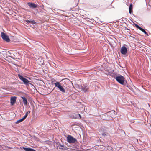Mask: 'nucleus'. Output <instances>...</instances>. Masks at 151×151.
<instances>
[{"label": "nucleus", "mask_w": 151, "mask_h": 151, "mask_svg": "<svg viewBox=\"0 0 151 151\" xmlns=\"http://www.w3.org/2000/svg\"><path fill=\"white\" fill-rule=\"evenodd\" d=\"M115 79L119 83L122 85H124L126 83L125 78L121 75L116 76Z\"/></svg>", "instance_id": "1"}, {"label": "nucleus", "mask_w": 151, "mask_h": 151, "mask_svg": "<svg viewBox=\"0 0 151 151\" xmlns=\"http://www.w3.org/2000/svg\"><path fill=\"white\" fill-rule=\"evenodd\" d=\"M76 87H78L79 89L81 90L84 92H86L88 91V88L86 85H83L80 86H79L77 84L76 85Z\"/></svg>", "instance_id": "2"}, {"label": "nucleus", "mask_w": 151, "mask_h": 151, "mask_svg": "<svg viewBox=\"0 0 151 151\" xmlns=\"http://www.w3.org/2000/svg\"><path fill=\"white\" fill-rule=\"evenodd\" d=\"M54 84L55 86L58 88L61 92L63 93H65V89L59 82H56L54 83Z\"/></svg>", "instance_id": "3"}, {"label": "nucleus", "mask_w": 151, "mask_h": 151, "mask_svg": "<svg viewBox=\"0 0 151 151\" xmlns=\"http://www.w3.org/2000/svg\"><path fill=\"white\" fill-rule=\"evenodd\" d=\"M67 139L68 142L70 143H74L77 141L76 138H73L70 135H68V136Z\"/></svg>", "instance_id": "4"}, {"label": "nucleus", "mask_w": 151, "mask_h": 151, "mask_svg": "<svg viewBox=\"0 0 151 151\" xmlns=\"http://www.w3.org/2000/svg\"><path fill=\"white\" fill-rule=\"evenodd\" d=\"M18 76L20 79L23 82L24 84L26 85H28L30 84L29 81L27 79L23 77L20 74H18Z\"/></svg>", "instance_id": "5"}, {"label": "nucleus", "mask_w": 151, "mask_h": 151, "mask_svg": "<svg viewBox=\"0 0 151 151\" xmlns=\"http://www.w3.org/2000/svg\"><path fill=\"white\" fill-rule=\"evenodd\" d=\"M1 36L2 38L4 40L7 42H9L10 41V40L9 37L6 34L3 32H1Z\"/></svg>", "instance_id": "6"}, {"label": "nucleus", "mask_w": 151, "mask_h": 151, "mask_svg": "<svg viewBox=\"0 0 151 151\" xmlns=\"http://www.w3.org/2000/svg\"><path fill=\"white\" fill-rule=\"evenodd\" d=\"M116 114L115 111L114 110H112L111 111L109 112L108 114H105V115L103 116L104 117V116H108L109 115H110L111 117L113 118L115 115H116Z\"/></svg>", "instance_id": "7"}, {"label": "nucleus", "mask_w": 151, "mask_h": 151, "mask_svg": "<svg viewBox=\"0 0 151 151\" xmlns=\"http://www.w3.org/2000/svg\"><path fill=\"white\" fill-rule=\"evenodd\" d=\"M127 49L124 46H123L122 47L121 50V52L122 54H125L127 52Z\"/></svg>", "instance_id": "8"}, {"label": "nucleus", "mask_w": 151, "mask_h": 151, "mask_svg": "<svg viewBox=\"0 0 151 151\" xmlns=\"http://www.w3.org/2000/svg\"><path fill=\"white\" fill-rule=\"evenodd\" d=\"M16 99V97H11L10 99V103L12 105H13L15 103Z\"/></svg>", "instance_id": "9"}, {"label": "nucleus", "mask_w": 151, "mask_h": 151, "mask_svg": "<svg viewBox=\"0 0 151 151\" xmlns=\"http://www.w3.org/2000/svg\"><path fill=\"white\" fill-rule=\"evenodd\" d=\"M27 4L30 8H36L37 6V5L33 3L29 2Z\"/></svg>", "instance_id": "10"}, {"label": "nucleus", "mask_w": 151, "mask_h": 151, "mask_svg": "<svg viewBox=\"0 0 151 151\" xmlns=\"http://www.w3.org/2000/svg\"><path fill=\"white\" fill-rule=\"evenodd\" d=\"M26 116H27V114L26 115H24V116L23 117H22V118L16 121L15 122L16 123L18 124V123H19V122L23 121L26 118Z\"/></svg>", "instance_id": "11"}, {"label": "nucleus", "mask_w": 151, "mask_h": 151, "mask_svg": "<svg viewBox=\"0 0 151 151\" xmlns=\"http://www.w3.org/2000/svg\"><path fill=\"white\" fill-rule=\"evenodd\" d=\"M37 61L38 64L40 65H42L43 63V60L40 58L38 59L37 60Z\"/></svg>", "instance_id": "12"}, {"label": "nucleus", "mask_w": 151, "mask_h": 151, "mask_svg": "<svg viewBox=\"0 0 151 151\" xmlns=\"http://www.w3.org/2000/svg\"><path fill=\"white\" fill-rule=\"evenodd\" d=\"M22 98L23 99V103L24 105H27V99L24 97H22Z\"/></svg>", "instance_id": "13"}, {"label": "nucleus", "mask_w": 151, "mask_h": 151, "mask_svg": "<svg viewBox=\"0 0 151 151\" xmlns=\"http://www.w3.org/2000/svg\"><path fill=\"white\" fill-rule=\"evenodd\" d=\"M73 117L75 119H80L81 118V116L80 114H78L74 115Z\"/></svg>", "instance_id": "14"}, {"label": "nucleus", "mask_w": 151, "mask_h": 151, "mask_svg": "<svg viewBox=\"0 0 151 151\" xmlns=\"http://www.w3.org/2000/svg\"><path fill=\"white\" fill-rule=\"evenodd\" d=\"M23 148L25 151H36L35 150L31 148L26 147H23Z\"/></svg>", "instance_id": "15"}, {"label": "nucleus", "mask_w": 151, "mask_h": 151, "mask_svg": "<svg viewBox=\"0 0 151 151\" xmlns=\"http://www.w3.org/2000/svg\"><path fill=\"white\" fill-rule=\"evenodd\" d=\"M141 31L142 32L144 33L146 35H147L148 36V35L147 33L146 32V31L144 29L142 28H141L140 29Z\"/></svg>", "instance_id": "16"}, {"label": "nucleus", "mask_w": 151, "mask_h": 151, "mask_svg": "<svg viewBox=\"0 0 151 151\" xmlns=\"http://www.w3.org/2000/svg\"><path fill=\"white\" fill-rule=\"evenodd\" d=\"M26 22H27V23H35V21L34 20H26Z\"/></svg>", "instance_id": "17"}, {"label": "nucleus", "mask_w": 151, "mask_h": 151, "mask_svg": "<svg viewBox=\"0 0 151 151\" xmlns=\"http://www.w3.org/2000/svg\"><path fill=\"white\" fill-rule=\"evenodd\" d=\"M64 147V145H62L61 144H60L59 146V148L60 149H61V150L63 149V147Z\"/></svg>", "instance_id": "18"}, {"label": "nucleus", "mask_w": 151, "mask_h": 151, "mask_svg": "<svg viewBox=\"0 0 151 151\" xmlns=\"http://www.w3.org/2000/svg\"><path fill=\"white\" fill-rule=\"evenodd\" d=\"M132 5L131 4L129 7V12L130 14L131 13Z\"/></svg>", "instance_id": "19"}, {"label": "nucleus", "mask_w": 151, "mask_h": 151, "mask_svg": "<svg viewBox=\"0 0 151 151\" xmlns=\"http://www.w3.org/2000/svg\"><path fill=\"white\" fill-rule=\"evenodd\" d=\"M135 26H136V27L138 28V29H140L141 28V27L140 26H139V25H138L137 24H135Z\"/></svg>", "instance_id": "20"}, {"label": "nucleus", "mask_w": 151, "mask_h": 151, "mask_svg": "<svg viewBox=\"0 0 151 151\" xmlns=\"http://www.w3.org/2000/svg\"><path fill=\"white\" fill-rule=\"evenodd\" d=\"M30 113V111H28V112H27L25 114V115H26V114H27V116H26V117H27V115H28V114H29V113Z\"/></svg>", "instance_id": "21"}, {"label": "nucleus", "mask_w": 151, "mask_h": 151, "mask_svg": "<svg viewBox=\"0 0 151 151\" xmlns=\"http://www.w3.org/2000/svg\"><path fill=\"white\" fill-rule=\"evenodd\" d=\"M104 118V119H106V120H107V119H105V118Z\"/></svg>", "instance_id": "22"}]
</instances>
